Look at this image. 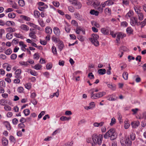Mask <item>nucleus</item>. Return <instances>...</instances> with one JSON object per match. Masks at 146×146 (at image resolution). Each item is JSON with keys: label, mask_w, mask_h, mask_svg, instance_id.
<instances>
[{"label": "nucleus", "mask_w": 146, "mask_h": 146, "mask_svg": "<svg viewBox=\"0 0 146 146\" xmlns=\"http://www.w3.org/2000/svg\"><path fill=\"white\" fill-rule=\"evenodd\" d=\"M117 137L115 129L113 128L110 129L104 135V138L106 139L110 137L111 140H114Z\"/></svg>", "instance_id": "obj_1"}, {"label": "nucleus", "mask_w": 146, "mask_h": 146, "mask_svg": "<svg viewBox=\"0 0 146 146\" xmlns=\"http://www.w3.org/2000/svg\"><path fill=\"white\" fill-rule=\"evenodd\" d=\"M92 138L94 144L100 145L102 143L103 135L102 134H99L98 135L97 134L94 133L92 135Z\"/></svg>", "instance_id": "obj_2"}, {"label": "nucleus", "mask_w": 146, "mask_h": 146, "mask_svg": "<svg viewBox=\"0 0 146 146\" xmlns=\"http://www.w3.org/2000/svg\"><path fill=\"white\" fill-rule=\"evenodd\" d=\"M99 37V36L98 35L93 34L92 35L91 37L89 39L95 46H98L99 45V42L98 40Z\"/></svg>", "instance_id": "obj_3"}, {"label": "nucleus", "mask_w": 146, "mask_h": 146, "mask_svg": "<svg viewBox=\"0 0 146 146\" xmlns=\"http://www.w3.org/2000/svg\"><path fill=\"white\" fill-rule=\"evenodd\" d=\"M106 94V92H102L96 93L90 92V98L92 99H96L102 97Z\"/></svg>", "instance_id": "obj_4"}, {"label": "nucleus", "mask_w": 146, "mask_h": 146, "mask_svg": "<svg viewBox=\"0 0 146 146\" xmlns=\"http://www.w3.org/2000/svg\"><path fill=\"white\" fill-rule=\"evenodd\" d=\"M70 2H72V4L76 6V8L80 9L82 7L81 3L77 0H70Z\"/></svg>", "instance_id": "obj_5"}, {"label": "nucleus", "mask_w": 146, "mask_h": 146, "mask_svg": "<svg viewBox=\"0 0 146 146\" xmlns=\"http://www.w3.org/2000/svg\"><path fill=\"white\" fill-rule=\"evenodd\" d=\"M137 18L133 17L131 18L130 23L131 25L133 26H135L136 25H139V23L137 22Z\"/></svg>", "instance_id": "obj_6"}, {"label": "nucleus", "mask_w": 146, "mask_h": 146, "mask_svg": "<svg viewBox=\"0 0 146 146\" xmlns=\"http://www.w3.org/2000/svg\"><path fill=\"white\" fill-rule=\"evenodd\" d=\"M126 36V35L123 33L119 32L117 33V37L116 40L119 41L120 40L121 38H122Z\"/></svg>", "instance_id": "obj_7"}, {"label": "nucleus", "mask_w": 146, "mask_h": 146, "mask_svg": "<svg viewBox=\"0 0 146 146\" xmlns=\"http://www.w3.org/2000/svg\"><path fill=\"white\" fill-rule=\"evenodd\" d=\"M19 28L21 31H27L29 30V28L27 25L24 24H21L19 27Z\"/></svg>", "instance_id": "obj_8"}, {"label": "nucleus", "mask_w": 146, "mask_h": 146, "mask_svg": "<svg viewBox=\"0 0 146 146\" xmlns=\"http://www.w3.org/2000/svg\"><path fill=\"white\" fill-rule=\"evenodd\" d=\"M101 33L104 35H108L109 34V30L108 27H104L101 29Z\"/></svg>", "instance_id": "obj_9"}, {"label": "nucleus", "mask_w": 146, "mask_h": 146, "mask_svg": "<svg viewBox=\"0 0 146 146\" xmlns=\"http://www.w3.org/2000/svg\"><path fill=\"white\" fill-rule=\"evenodd\" d=\"M115 96V94H113L111 95H108L106 97V98L107 99V100L109 101H114L116 100L117 97L116 98H115L114 97Z\"/></svg>", "instance_id": "obj_10"}, {"label": "nucleus", "mask_w": 146, "mask_h": 146, "mask_svg": "<svg viewBox=\"0 0 146 146\" xmlns=\"http://www.w3.org/2000/svg\"><path fill=\"white\" fill-rule=\"evenodd\" d=\"M54 33L57 36H59L60 34V29L57 27H54L53 29Z\"/></svg>", "instance_id": "obj_11"}, {"label": "nucleus", "mask_w": 146, "mask_h": 146, "mask_svg": "<svg viewBox=\"0 0 146 146\" xmlns=\"http://www.w3.org/2000/svg\"><path fill=\"white\" fill-rule=\"evenodd\" d=\"M58 48L59 49L60 51H61L64 47V45L63 42L60 40L58 42Z\"/></svg>", "instance_id": "obj_12"}, {"label": "nucleus", "mask_w": 146, "mask_h": 146, "mask_svg": "<svg viewBox=\"0 0 146 146\" xmlns=\"http://www.w3.org/2000/svg\"><path fill=\"white\" fill-rule=\"evenodd\" d=\"M3 123L8 130L10 131L11 130V127L8 121H5L3 122Z\"/></svg>", "instance_id": "obj_13"}, {"label": "nucleus", "mask_w": 146, "mask_h": 146, "mask_svg": "<svg viewBox=\"0 0 146 146\" xmlns=\"http://www.w3.org/2000/svg\"><path fill=\"white\" fill-rule=\"evenodd\" d=\"M21 72V69H18L15 72V77L17 78H21V76L20 75Z\"/></svg>", "instance_id": "obj_14"}, {"label": "nucleus", "mask_w": 146, "mask_h": 146, "mask_svg": "<svg viewBox=\"0 0 146 146\" xmlns=\"http://www.w3.org/2000/svg\"><path fill=\"white\" fill-rule=\"evenodd\" d=\"M2 142L3 145L4 146H6L8 145V140L5 137L2 138Z\"/></svg>", "instance_id": "obj_15"}, {"label": "nucleus", "mask_w": 146, "mask_h": 146, "mask_svg": "<svg viewBox=\"0 0 146 146\" xmlns=\"http://www.w3.org/2000/svg\"><path fill=\"white\" fill-rule=\"evenodd\" d=\"M74 15L76 18L80 20V21H82L83 19L82 17V16L78 13H74Z\"/></svg>", "instance_id": "obj_16"}, {"label": "nucleus", "mask_w": 146, "mask_h": 146, "mask_svg": "<svg viewBox=\"0 0 146 146\" xmlns=\"http://www.w3.org/2000/svg\"><path fill=\"white\" fill-rule=\"evenodd\" d=\"M45 32L49 35L51 34L52 32L51 28L50 27H46L45 28Z\"/></svg>", "instance_id": "obj_17"}, {"label": "nucleus", "mask_w": 146, "mask_h": 146, "mask_svg": "<svg viewBox=\"0 0 146 146\" xmlns=\"http://www.w3.org/2000/svg\"><path fill=\"white\" fill-rule=\"evenodd\" d=\"M140 123L138 121H134L132 122L131 125L133 128H136L139 125Z\"/></svg>", "instance_id": "obj_18"}, {"label": "nucleus", "mask_w": 146, "mask_h": 146, "mask_svg": "<svg viewBox=\"0 0 146 146\" xmlns=\"http://www.w3.org/2000/svg\"><path fill=\"white\" fill-rule=\"evenodd\" d=\"M19 64L21 66H22L23 67H25L29 65L27 61L26 62L21 61L19 62Z\"/></svg>", "instance_id": "obj_19"}, {"label": "nucleus", "mask_w": 146, "mask_h": 146, "mask_svg": "<svg viewBox=\"0 0 146 146\" xmlns=\"http://www.w3.org/2000/svg\"><path fill=\"white\" fill-rule=\"evenodd\" d=\"M133 15V12L132 10H130L126 15V17L128 18L131 17Z\"/></svg>", "instance_id": "obj_20"}, {"label": "nucleus", "mask_w": 146, "mask_h": 146, "mask_svg": "<svg viewBox=\"0 0 146 146\" xmlns=\"http://www.w3.org/2000/svg\"><path fill=\"white\" fill-rule=\"evenodd\" d=\"M137 16L138 17V19L139 20L141 21L144 19V15L141 12V13H138Z\"/></svg>", "instance_id": "obj_21"}, {"label": "nucleus", "mask_w": 146, "mask_h": 146, "mask_svg": "<svg viewBox=\"0 0 146 146\" xmlns=\"http://www.w3.org/2000/svg\"><path fill=\"white\" fill-rule=\"evenodd\" d=\"M6 31L7 32H13L15 31V29L14 28L8 27L6 29Z\"/></svg>", "instance_id": "obj_22"}, {"label": "nucleus", "mask_w": 146, "mask_h": 146, "mask_svg": "<svg viewBox=\"0 0 146 146\" xmlns=\"http://www.w3.org/2000/svg\"><path fill=\"white\" fill-rule=\"evenodd\" d=\"M91 23L92 26H95L97 28H100V25L96 21H91Z\"/></svg>", "instance_id": "obj_23"}, {"label": "nucleus", "mask_w": 146, "mask_h": 146, "mask_svg": "<svg viewBox=\"0 0 146 146\" xmlns=\"http://www.w3.org/2000/svg\"><path fill=\"white\" fill-rule=\"evenodd\" d=\"M106 70L105 69H99L98 71V73L99 74L102 75L106 73Z\"/></svg>", "instance_id": "obj_24"}, {"label": "nucleus", "mask_w": 146, "mask_h": 146, "mask_svg": "<svg viewBox=\"0 0 146 146\" xmlns=\"http://www.w3.org/2000/svg\"><path fill=\"white\" fill-rule=\"evenodd\" d=\"M90 13L91 15H94L97 16L99 15V12L97 11H95L94 10H92L90 11Z\"/></svg>", "instance_id": "obj_25"}, {"label": "nucleus", "mask_w": 146, "mask_h": 146, "mask_svg": "<svg viewBox=\"0 0 146 146\" xmlns=\"http://www.w3.org/2000/svg\"><path fill=\"white\" fill-rule=\"evenodd\" d=\"M5 25L8 26H13L15 25V23L14 22L11 21H7Z\"/></svg>", "instance_id": "obj_26"}, {"label": "nucleus", "mask_w": 146, "mask_h": 146, "mask_svg": "<svg viewBox=\"0 0 146 146\" xmlns=\"http://www.w3.org/2000/svg\"><path fill=\"white\" fill-rule=\"evenodd\" d=\"M52 39L53 41L54 42L56 43H58L60 40L58 38L54 36H52Z\"/></svg>", "instance_id": "obj_27"}, {"label": "nucleus", "mask_w": 146, "mask_h": 146, "mask_svg": "<svg viewBox=\"0 0 146 146\" xmlns=\"http://www.w3.org/2000/svg\"><path fill=\"white\" fill-rule=\"evenodd\" d=\"M39 25L42 27H44L45 26V24L44 23L42 19L39 18L38 20Z\"/></svg>", "instance_id": "obj_28"}, {"label": "nucleus", "mask_w": 146, "mask_h": 146, "mask_svg": "<svg viewBox=\"0 0 146 146\" xmlns=\"http://www.w3.org/2000/svg\"><path fill=\"white\" fill-rule=\"evenodd\" d=\"M65 29L67 33H69L70 31V26L68 24H66V25L65 26Z\"/></svg>", "instance_id": "obj_29"}, {"label": "nucleus", "mask_w": 146, "mask_h": 146, "mask_svg": "<svg viewBox=\"0 0 146 146\" xmlns=\"http://www.w3.org/2000/svg\"><path fill=\"white\" fill-rule=\"evenodd\" d=\"M21 17L23 20L27 21H30L31 19L29 17L26 16L21 15Z\"/></svg>", "instance_id": "obj_30"}, {"label": "nucleus", "mask_w": 146, "mask_h": 146, "mask_svg": "<svg viewBox=\"0 0 146 146\" xmlns=\"http://www.w3.org/2000/svg\"><path fill=\"white\" fill-rule=\"evenodd\" d=\"M126 144L127 146H131V145L132 142L130 141L128 138H127L126 139Z\"/></svg>", "instance_id": "obj_31"}, {"label": "nucleus", "mask_w": 146, "mask_h": 146, "mask_svg": "<svg viewBox=\"0 0 146 146\" xmlns=\"http://www.w3.org/2000/svg\"><path fill=\"white\" fill-rule=\"evenodd\" d=\"M130 126L129 121L128 120L125 121L124 128L127 129L129 128Z\"/></svg>", "instance_id": "obj_32"}, {"label": "nucleus", "mask_w": 146, "mask_h": 146, "mask_svg": "<svg viewBox=\"0 0 146 146\" xmlns=\"http://www.w3.org/2000/svg\"><path fill=\"white\" fill-rule=\"evenodd\" d=\"M29 36L30 37L35 39L36 38V36L35 35V33L33 32H31L29 33Z\"/></svg>", "instance_id": "obj_33"}, {"label": "nucleus", "mask_w": 146, "mask_h": 146, "mask_svg": "<svg viewBox=\"0 0 146 146\" xmlns=\"http://www.w3.org/2000/svg\"><path fill=\"white\" fill-rule=\"evenodd\" d=\"M128 74L127 72H124L122 75L123 78L125 80H127L128 79Z\"/></svg>", "instance_id": "obj_34"}, {"label": "nucleus", "mask_w": 146, "mask_h": 146, "mask_svg": "<svg viewBox=\"0 0 146 146\" xmlns=\"http://www.w3.org/2000/svg\"><path fill=\"white\" fill-rule=\"evenodd\" d=\"M48 7V6L47 5H45V6L44 7H41V6H39L38 7V9L41 11H44V10L45 9L47 8Z\"/></svg>", "instance_id": "obj_35"}, {"label": "nucleus", "mask_w": 146, "mask_h": 146, "mask_svg": "<svg viewBox=\"0 0 146 146\" xmlns=\"http://www.w3.org/2000/svg\"><path fill=\"white\" fill-rule=\"evenodd\" d=\"M71 118V117H67L66 116H62L60 118V120L62 121H64V120H68L69 119H70Z\"/></svg>", "instance_id": "obj_36"}, {"label": "nucleus", "mask_w": 146, "mask_h": 146, "mask_svg": "<svg viewBox=\"0 0 146 146\" xmlns=\"http://www.w3.org/2000/svg\"><path fill=\"white\" fill-rule=\"evenodd\" d=\"M13 37V35L11 33H9L6 35V37L8 40L11 39Z\"/></svg>", "instance_id": "obj_37"}, {"label": "nucleus", "mask_w": 146, "mask_h": 146, "mask_svg": "<svg viewBox=\"0 0 146 146\" xmlns=\"http://www.w3.org/2000/svg\"><path fill=\"white\" fill-rule=\"evenodd\" d=\"M126 31L127 33L131 34L132 33L133 30L131 27H128L126 29Z\"/></svg>", "instance_id": "obj_38"}, {"label": "nucleus", "mask_w": 146, "mask_h": 146, "mask_svg": "<svg viewBox=\"0 0 146 146\" xmlns=\"http://www.w3.org/2000/svg\"><path fill=\"white\" fill-rule=\"evenodd\" d=\"M42 66L40 64H38L35 65L34 67V68L36 70H39L42 68Z\"/></svg>", "instance_id": "obj_39"}, {"label": "nucleus", "mask_w": 146, "mask_h": 146, "mask_svg": "<svg viewBox=\"0 0 146 146\" xmlns=\"http://www.w3.org/2000/svg\"><path fill=\"white\" fill-rule=\"evenodd\" d=\"M52 52L54 55H56L57 54L56 47L53 46L52 48Z\"/></svg>", "instance_id": "obj_40"}, {"label": "nucleus", "mask_w": 146, "mask_h": 146, "mask_svg": "<svg viewBox=\"0 0 146 146\" xmlns=\"http://www.w3.org/2000/svg\"><path fill=\"white\" fill-rule=\"evenodd\" d=\"M134 9L137 14L141 12L139 7L135 6L134 7Z\"/></svg>", "instance_id": "obj_41"}, {"label": "nucleus", "mask_w": 146, "mask_h": 146, "mask_svg": "<svg viewBox=\"0 0 146 146\" xmlns=\"http://www.w3.org/2000/svg\"><path fill=\"white\" fill-rule=\"evenodd\" d=\"M146 24V19H145L141 23H139V25H141V28L144 27Z\"/></svg>", "instance_id": "obj_42"}, {"label": "nucleus", "mask_w": 146, "mask_h": 146, "mask_svg": "<svg viewBox=\"0 0 146 146\" xmlns=\"http://www.w3.org/2000/svg\"><path fill=\"white\" fill-rule=\"evenodd\" d=\"M23 113L25 116L28 115L30 113V111L28 109L24 110L23 111Z\"/></svg>", "instance_id": "obj_43"}, {"label": "nucleus", "mask_w": 146, "mask_h": 146, "mask_svg": "<svg viewBox=\"0 0 146 146\" xmlns=\"http://www.w3.org/2000/svg\"><path fill=\"white\" fill-rule=\"evenodd\" d=\"M8 17L10 18H14L16 17L15 14L13 13H10L8 15Z\"/></svg>", "instance_id": "obj_44"}, {"label": "nucleus", "mask_w": 146, "mask_h": 146, "mask_svg": "<svg viewBox=\"0 0 146 146\" xmlns=\"http://www.w3.org/2000/svg\"><path fill=\"white\" fill-rule=\"evenodd\" d=\"M106 5L108 6L114 4V2L112 0H108L106 1Z\"/></svg>", "instance_id": "obj_45"}, {"label": "nucleus", "mask_w": 146, "mask_h": 146, "mask_svg": "<svg viewBox=\"0 0 146 146\" xmlns=\"http://www.w3.org/2000/svg\"><path fill=\"white\" fill-rule=\"evenodd\" d=\"M82 28H83L80 27H77L76 30V33L78 34H80V31H82Z\"/></svg>", "instance_id": "obj_46"}, {"label": "nucleus", "mask_w": 146, "mask_h": 146, "mask_svg": "<svg viewBox=\"0 0 146 146\" xmlns=\"http://www.w3.org/2000/svg\"><path fill=\"white\" fill-rule=\"evenodd\" d=\"M14 36L17 38H23V36L22 34L20 33H15L14 34Z\"/></svg>", "instance_id": "obj_47"}, {"label": "nucleus", "mask_w": 146, "mask_h": 146, "mask_svg": "<svg viewBox=\"0 0 146 146\" xmlns=\"http://www.w3.org/2000/svg\"><path fill=\"white\" fill-rule=\"evenodd\" d=\"M34 14L35 17L38 18L40 15V13L39 12L37 11H35L34 12Z\"/></svg>", "instance_id": "obj_48"}, {"label": "nucleus", "mask_w": 146, "mask_h": 146, "mask_svg": "<svg viewBox=\"0 0 146 146\" xmlns=\"http://www.w3.org/2000/svg\"><path fill=\"white\" fill-rule=\"evenodd\" d=\"M7 102V101L4 99H2L0 100V104L2 106L5 105Z\"/></svg>", "instance_id": "obj_49"}, {"label": "nucleus", "mask_w": 146, "mask_h": 146, "mask_svg": "<svg viewBox=\"0 0 146 146\" xmlns=\"http://www.w3.org/2000/svg\"><path fill=\"white\" fill-rule=\"evenodd\" d=\"M12 52V50L11 49V48H9L5 51V53L7 55H9Z\"/></svg>", "instance_id": "obj_50"}, {"label": "nucleus", "mask_w": 146, "mask_h": 146, "mask_svg": "<svg viewBox=\"0 0 146 146\" xmlns=\"http://www.w3.org/2000/svg\"><path fill=\"white\" fill-rule=\"evenodd\" d=\"M25 86L26 88L28 90H29L31 88V85L30 83H28L26 84L25 85Z\"/></svg>", "instance_id": "obj_51"}, {"label": "nucleus", "mask_w": 146, "mask_h": 146, "mask_svg": "<svg viewBox=\"0 0 146 146\" xmlns=\"http://www.w3.org/2000/svg\"><path fill=\"white\" fill-rule=\"evenodd\" d=\"M23 88L22 87H18L17 89V91L18 92L20 93H23Z\"/></svg>", "instance_id": "obj_52"}, {"label": "nucleus", "mask_w": 146, "mask_h": 146, "mask_svg": "<svg viewBox=\"0 0 146 146\" xmlns=\"http://www.w3.org/2000/svg\"><path fill=\"white\" fill-rule=\"evenodd\" d=\"M130 136L131 139L132 141L134 140L136 138V135L135 133H131L130 134Z\"/></svg>", "instance_id": "obj_53"}, {"label": "nucleus", "mask_w": 146, "mask_h": 146, "mask_svg": "<svg viewBox=\"0 0 146 146\" xmlns=\"http://www.w3.org/2000/svg\"><path fill=\"white\" fill-rule=\"evenodd\" d=\"M78 39L81 42H83L84 40V38L82 35H79L77 36Z\"/></svg>", "instance_id": "obj_54"}, {"label": "nucleus", "mask_w": 146, "mask_h": 146, "mask_svg": "<svg viewBox=\"0 0 146 146\" xmlns=\"http://www.w3.org/2000/svg\"><path fill=\"white\" fill-rule=\"evenodd\" d=\"M116 123V120L114 117L111 119V121L110 123V125L111 126L113 125L114 124Z\"/></svg>", "instance_id": "obj_55"}, {"label": "nucleus", "mask_w": 146, "mask_h": 146, "mask_svg": "<svg viewBox=\"0 0 146 146\" xmlns=\"http://www.w3.org/2000/svg\"><path fill=\"white\" fill-rule=\"evenodd\" d=\"M18 3L19 5L21 7L25 5V2L23 0H19Z\"/></svg>", "instance_id": "obj_56"}, {"label": "nucleus", "mask_w": 146, "mask_h": 146, "mask_svg": "<svg viewBox=\"0 0 146 146\" xmlns=\"http://www.w3.org/2000/svg\"><path fill=\"white\" fill-rule=\"evenodd\" d=\"M108 86L109 88H110L112 90H114L115 89V86H113V85H112L111 84H108Z\"/></svg>", "instance_id": "obj_57"}, {"label": "nucleus", "mask_w": 146, "mask_h": 146, "mask_svg": "<svg viewBox=\"0 0 146 146\" xmlns=\"http://www.w3.org/2000/svg\"><path fill=\"white\" fill-rule=\"evenodd\" d=\"M96 9L100 13H102L103 11V8L101 5L98 6L97 7Z\"/></svg>", "instance_id": "obj_58"}, {"label": "nucleus", "mask_w": 146, "mask_h": 146, "mask_svg": "<svg viewBox=\"0 0 146 146\" xmlns=\"http://www.w3.org/2000/svg\"><path fill=\"white\" fill-rule=\"evenodd\" d=\"M106 13H108L110 14L111 13V9L109 8H106L104 10Z\"/></svg>", "instance_id": "obj_59"}, {"label": "nucleus", "mask_w": 146, "mask_h": 146, "mask_svg": "<svg viewBox=\"0 0 146 146\" xmlns=\"http://www.w3.org/2000/svg\"><path fill=\"white\" fill-rule=\"evenodd\" d=\"M39 58V56L38 53H35L33 55V58L34 59L38 60Z\"/></svg>", "instance_id": "obj_60"}, {"label": "nucleus", "mask_w": 146, "mask_h": 146, "mask_svg": "<svg viewBox=\"0 0 146 146\" xmlns=\"http://www.w3.org/2000/svg\"><path fill=\"white\" fill-rule=\"evenodd\" d=\"M128 25L126 21H123L121 23V26L123 27H126Z\"/></svg>", "instance_id": "obj_61"}, {"label": "nucleus", "mask_w": 146, "mask_h": 146, "mask_svg": "<svg viewBox=\"0 0 146 146\" xmlns=\"http://www.w3.org/2000/svg\"><path fill=\"white\" fill-rule=\"evenodd\" d=\"M89 106L91 109H92L95 107V104L94 102H92L90 103Z\"/></svg>", "instance_id": "obj_62"}, {"label": "nucleus", "mask_w": 146, "mask_h": 146, "mask_svg": "<svg viewBox=\"0 0 146 146\" xmlns=\"http://www.w3.org/2000/svg\"><path fill=\"white\" fill-rule=\"evenodd\" d=\"M71 24L75 26H77L78 25V23L75 20H73L72 21Z\"/></svg>", "instance_id": "obj_63"}, {"label": "nucleus", "mask_w": 146, "mask_h": 146, "mask_svg": "<svg viewBox=\"0 0 146 146\" xmlns=\"http://www.w3.org/2000/svg\"><path fill=\"white\" fill-rule=\"evenodd\" d=\"M68 10L71 12H74V9L72 6H69L68 7Z\"/></svg>", "instance_id": "obj_64"}]
</instances>
